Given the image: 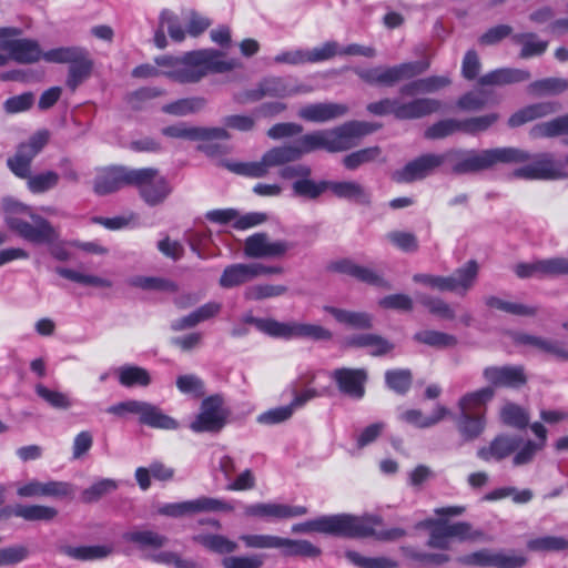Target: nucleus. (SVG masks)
I'll return each instance as SVG.
<instances>
[{"label":"nucleus","instance_id":"4d7b16f0","mask_svg":"<svg viewBox=\"0 0 568 568\" xmlns=\"http://www.w3.org/2000/svg\"><path fill=\"white\" fill-rule=\"evenodd\" d=\"M130 285L146 291L178 292V285L173 281L163 277L135 276L129 281Z\"/></svg>","mask_w":568,"mask_h":568},{"label":"nucleus","instance_id":"0eeeda50","mask_svg":"<svg viewBox=\"0 0 568 568\" xmlns=\"http://www.w3.org/2000/svg\"><path fill=\"white\" fill-rule=\"evenodd\" d=\"M353 519L348 528V537L352 538L374 537L379 541H396L407 535V531L400 527L376 529L383 525V518L378 515H364L361 517L353 515Z\"/></svg>","mask_w":568,"mask_h":568},{"label":"nucleus","instance_id":"f257e3e1","mask_svg":"<svg viewBox=\"0 0 568 568\" xmlns=\"http://www.w3.org/2000/svg\"><path fill=\"white\" fill-rule=\"evenodd\" d=\"M377 128L367 122L349 121L332 130H322L305 134L291 144H283L267 150L260 161L225 163L233 173L261 179L274 166L292 163L303 155L324 149L335 153L349 150L356 140L374 132Z\"/></svg>","mask_w":568,"mask_h":568},{"label":"nucleus","instance_id":"7c9ffc66","mask_svg":"<svg viewBox=\"0 0 568 568\" xmlns=\"http://www.w3.org/2000/svg\"><path fill=\"white\" fill-rule=\"evenodd\" d=\"M195 58L201 62L202 69L205 70V75L207 72H227L240 65L237 60H224L223 54L220 51L212 49L196 51Z\"/></svg>","mask_w":568,"mask_h":568},{"label":"nucleus","instance_id":"e2e57ef3","mask_svg":"<svg viewBox=\"0 0 568 568\" xmlns=\"http://www.w3.org/2000/svg\"><path fill=\"white\" fill-rule=\"evenodd\" d=\"M286 292L285 285L256 284L245 290L244 297L248 301H261L284 295Z\"/></svg>","mask_w":568,"mask_h":568},{"label":"nucleus","instance_id":"bf43d9fd","mask_svg":"<svg viewBox=\"0 0 568 568\" xmlns=\"http://www.w3.org/2000/svg\"><path fill=\"white\" fill-rule=\"evenodd\" d=\"M34 390L40 398L55 409H69L72 406L70 397L62 392L50 389L43 384H37Z\"/></svg>","mask_w":568,"mask_h":568},{"label":"nucleus","instance_id":"1a4fd4ad","mask_svg":"<svg viewBox=\"0 0 568 568\" xmlns=\"http://www.w3.org/2000/svg\"><path fill=\"white\" fill-rule=\"evenodd\" d=\"M353 520V515L349 514L321 516L313 520L293 525L292 531L295 534L316 531L348 537V528Z\"/></svg>","mask_w":568,"mask_h":568},{"label":"nucleus","instance_id":"473e14b6","mask_svg":"<svg viewBox=\"0 0 568 568\" xmlns=\"http://www.w3.org/2000/svg\"><path fill=\"white\" fill-rule=\"evenodd\" d=\"M529 134L532 139L564 136L568 144V113L534 125Z\"/></svg>","mask_w":568,"mask_h":568},{"label":"nucleus","instance_id":"13d9d810","mask_svg":"<svg viewBox=\"0 0 568 568\" xmlns=\"http://www.w3.org/2000/svg\"><path fill=\"white\" fill-rule=\"evenodd\" d=\"M150 558L156 564L173 566L175 568H203L199 561L192 558H183L179 552L171 550L153 554Z\"/></svg>","mask_w":568,"mask_h":568},{"label":"nucleus","instance_id":"6ab92c4d","mask_svg":"<svg viewBox=\"0 0 568 568\" xmlns=\"http://www.w3.org/2000/svg\"><path fill=\"white\" fill-rule=\"evenodd\" d=\"M196 51L187 52L178 58L172 70H163V75L179 83H195L205 77V70L195 58Z\"/></svg>","mask_w":568,"mask_h":568},{"label":"nucleus","instance_id":"a18cd8bd","mask_svg":"<svg viewBox=\"0 0 568 568\" xmlns=\"http://www.w3.org/2000/svg\"><path fill=\"white\" fill-rule=\"evenodd\" d=\"M568 89V80L564 78H546L531 82L528 85L529 93L538 97L554 95Z\"/></svg>","mask_w":568,"mask_h":568},{"label":"nucleus","instance_id":"69168bd1","mask_svg":"<svg viewBox=\"0 0 568 568\" xmlns=\"http://www.w3.org/2000/svg\"><path fill=\"white\" fill-rule=\"evenodd\" d=\"M500 418L504 424L523 429L528 425L529 416L520 406L508 403L500 410Z\"/></svg>","mask_w":568,"mask_h":568},{"label":"nucleus","instance_id":"423d86ee","mask_svg":"<svg viewBox=\"0 0 568 568\" xmlns=\"http://www.w3.org/2000/svg\"><path fill=\"white\" fill-rule=\"evenodd\" d=\"M229 416L230 409L223 396L215 394L203 399L190 428L195 433H219L226 425Z\"/></svg>","mask_w":568,"mask_h":568},{"label":"nucleus","instance_id":"09e8293b","mask_svg":"<svg viewBox=\"0 0 568 568\" xmlns=\"http://www.w3.org/2000/svg\"><path fill=\"white\" fill-rule=\"evenodd\" d=\"M346 559L359 568H397L398 564L388 557H365L355 550L345 551Z\"/></svg>","mask_w":568,"mask_h":568},{"label":"nucleus","instance_id":"338daca9","mask_svg":"<svg viewBox=\"0 0 568 568\" xmlns=\"http://www.w3.org/2000/svg\"><path fill=\"white\" fill-rule=\"evenodd\" d=\"M498 120H499L498 113H488L485 115L474 116V118L460 121V128H462L463 132H465L467 134L476 135L480 132L488 130Z\"/></svg>","mask_w":568,"mask_h":568},{"label":"nucleus","instance_id":"6e6d98bb","mask_svg":"<svg viewBox=\"0 0 568 568\" xmlns=\"http://www.w3.org/2000/svg\"><path fill=\"white\" fill-rule=\"evenodd\" d=\"M49 141V132L45 130L38 131L30 139L21 143L18 146L17 154L20 158H23L30 162L36 158V155L44 148V145Z\"/></svg>","mask_w":568,"mask_h":568},{"label":"nucleus","instance_id":"a19ab883","mask_svg":"<svg viewBox=\"0 0 568 568\" xmlns=\"http://www.w3.org/2000/svg\"><path fill=\"white\" fill-rule=\"evenodd\" d=\"M511 41L521 45L519 57L529 59L544 54L548 48V42L540 40L536 33H517L511 37Z\"/></svg>","mask_w":568,"mask_h":568},{"label":"nucleus","instance_id":"f3484780","mask_svg":"<svg viewBox=\"0 0 568 568\" xmlns=\"http://www.w3.org/2000/svg\"><path fill=\"white\" fill-rule=\"evenodd\" d=\"M17 37L0 38V49L8 51L10 59L19 63H34L43 59V53L36 40L16 39Z\"/></svg>","mask_w":568,"mask_h":568},{"label":"nucleus","instance_id":"052dcab7","mask_svg":"<svg viewBox=\"0 0 568 568\" xmlns=\"http://www.w3.org/2000/svg\"><path fill=\"white\" fill-rule=\"evenodd\" d=\"M60 176L54 171H44L36 175H30L27 180V185L32 193H44L59 183Z\"/></svg>","mask_w":568,"mask_h":568},{"label":"nucleus","instance_id":"393cba45","mask_svg":"<svg viewBox=\"0 0 568 568\" xmlns=\"http://www.w3.org/2000/svg\"><path fill=\"white\" fill-rule=\"evenodd\" d=\"M255 280L253 263H233L224 267L219 278L220 287L231 290Z\"/></svg>","mask_w":568,"mask_h":568},{"label":"nucleus","instance_id":"c9c22d12","mask_svg":"<svg viewBox=\"0 0 568 568\" xmlns=\"http://www.w3.org/2000/svg\"><path fill=\"white\" fill-rule=\"evenodd\" d=\"M456 427L464 442L477 439L486 428L485 414L468 415L459 413Z\"/></svg>","mask_w":568,"mask_h":568},{"label":"nucleus","instance_id":"8fccbe9b","mask_svg":"<svg viewBox=\"0 0 568 568\" xmlns=\"http://www.w3.org/2000/svg\"><path fill=\"white\" fill-rule=\"evenodd\" d=\"M382 155V149L377 145L361 149L343 158V164L348 170H356L361 165L377 161Z\"/></svg>","mask_w":568,"mask_h":568},{"label":"nucleus","instance_id":"f8f14e48","mask_svg":"<svg viewBox=\"0 0 568 568\" xmlns=\"http://www.w3.org/2000/svg\"><path fill=\"white\" fill-rule=\"evenodd\" d=\"M292 247L286 241H271L266 233H255L244 243V255L250 258L282 257Z\"/></svg>","mask_w":568,"mask_h":568},{"label":"nucleus","instance_id":"774afa93","mask_svg":"<svg viewBox=\"0 0 568 568\" xmlns=\"http://www.w3.org/2000/svg\"><path fill=\"white\" fill-rule=\"evenodd\" d=\"M412 378L409 369H390L385 373L386 385L398 394H405L410 388Z\"/></svg>","mask_w":568,"mask_h":568},{"label":"nucleus","instance_id":"2f4dec72","mask_svg":"<svg viewBox=\"0 0 568 568\" xmlns=\"http://www.w3.org/2000/svg\"><path fill=\"white\" fill-rule=\"evenodd\" d=\"M449 414L446 406L437 404L429 416H424L419 409H408L400 415V419L418 428H429L444 420Z\"/></svg>","mask_w":568,"mask_h":568},{"label":"nucleus","instance_id":"2eb2a0df","mask_svg":"<svg viewBox=\"0 0 568 568\" xmlns=\"http://www.w3.org/2000/svg\"><path fill=\"white\" fill-rule=\"evenodd\" d=\"M161 132L163 135L169 138L189 141H215L230 139V133L225 128L193 126L187 125L186 123L165 126Z\"/></svg>","mask_w":568,"mask_h":568},{"label":"nucleus","instance_id":"58836bf2","mask_svg":"<svg viewBox=\"0 0 568 568\" xmlns=\"http://www.w3.org/2000/svg\"><path fill=\"white\" fill-rule=\"evenodd\" d=\"M185 516L210 511H232L233 506L224 500L212 497H200L183 501Z\"/></svg>","mask_w":568,"mask_h":568},{"label":"nucleus","instance_id":"aec40b11","mask_svg":"<svg viewBox=\"0 0 568 568\" xmlns=\"http://www.w3.org/2000/svg\"><path fill=\"white\" fill-rule=\"evenodd\" d=\"M327 185L328 191L337 199L366 207L372 205V192L355 180L328 181Z\"/></svg>","mask_w":568,"mask_h":568},{"label":"nucleus","instance_id":"ea45409f","mask_svg":"<svg viewBox=\"0 0 568 568\" xmlns=\"http://www.w3.org/2000/svg\"><path fill=\"white\" fill-rule=\"evenodd\" d=\"M414 341L437 349L453 348L458 344L456 336L435 329H424L414 334Z\"/></svg>","mask_w":568,"mask_h":568},{"label":"nucleus","instance_id":"0e129e2a","mask_svg":"<svg viewBox=\"0 0 568 568\" xmlns=\"http://www.w3.org/2000/svg\"><path fill=\"white\" fill-rule=\"evenodd\" d=\"M116 488L118 483L114 479L104 478L84 489L81 494V499L87 504L95 503L103 496L114 491Z\"/></svg>","mask_w":568,"mask_h":568},{"label":"nucleus","instance_id":"9b49d317","mask_svg":"<svg viewBox=\"0 0 568 568\" xmlns=\"http://www.w3.org/2000/svg\"><path fill=\"white\" fill-rule=\"evenodd\" d=\"M134 169L115 165L100 170L93 181V191L98 195H108L133 184Z\"/></svg>","mask_w":568,"mask_h":568},{"label":"nucleus","instance_id":"3c124183","mask_svg":"<svg viewBox=\"0 0 568 568\" xmlns=\"http://www.w3.org/2000/svg\"><path fill=\"white\" fill-rule=\"evenodd\" d=\"M88 50L82 47H60L51 49L43 53V59L51 63H69L77 62Z\"/></svg>","mask_w":568,"mask_h":568},{"label":"nucleus","instance_id":"de8ad7c7","mask_svg":"<svg viewBox=\"0 0 568 568\" xmlns=\"http://www.w3.org/2000/svg\"><path fill=\"white\" fill-rule=\"evenodd\" d=\"M17 517L23 518L29 521H50L54 519L58 515V510L50 506L44 505H28V506H18L13 510Z\"/></svg>","mask_w":568,"mask_h":568},{"label":"nucleus","instance_id":"a878e982","mask_svg":"<svg viewBox=\"0 0 568 568\" xmlns=\"http://www.w3.org/2000/svg\"><path fill=\"white\" fill-rule=\"evenodd\" d=\"M560 109L561 105L558 102L547 101L534 103L515 112L508 119V125L510 128H517L536 119L554 114L558 112Z\"/></svg>","mask_w":568,"mask_h":568},{"label":"nucleus","instance_id":"49530a36","mask_svg":"<svg viewBox=\"0 0 568 568\" xmlns=\"http://www.w3.org/2000/svg\"><path fill=\"white\" fill-rule=\"evenodd\" d=\"M285 556L318 557L321 549L308 540L280 538V548Z\"/></svg>","mask_w":568,"mask_h":568},{"label":"nucleus","instance_id":"9d476101","mask_svg":"<svg viewBox=\"0 0 568 568\" xmlns=\"http://www.w3.org/2000/svg\"><path fill=\"white\" fill-rule=\"evenodd\" d=\"M445 153H426L408 162L402 170L394 173V179L402 183H412L433 174L446 162Z\"/></svg>","mask_w":568,"mask_h":568},{"label":"nucleus","instance_id":"4468645a","mask_svg":"<svg viewBox=\"0 0 568 568\" xmlns=\"http://www.w3.org/2000/svg\"><path fill=\"white\" fill-rule=\"evenodd\" d=\"M445 155L453 174L465 175L487 170L484 150L452 149Z\"/></svg>","mask_w":568,"mask_h":568},{"label":"nucleus","instance_id":"b1692460","mask_svg":"<svg viewBox=\"0 0 568 568\" xmlns=\"http://www.w3.org/2000/svg\"><path fill=\"white\" fill-rule=\"evenodd\" d=\"M520 444L521 438L518 436L499 435L491 440L489 446L479 448L477 456L485 462L501 460L518 449Z\"/></svg>","mask_w":568,"mask_h":568},{"label":"nucleus","instance_id":"79ce46f5","mask_svg":"<svg viewBox=\"0 0 568 568\" xmlns=\"http://www.w3.org/2000/svg\"><path fill=\"white\" fill-rule=\"evenodd\" d=\"M206 105V100L202 97L184 98L174 102L164 104L162 111L174 116H185L197 113Z\"/></svg>","mask_w":568,"mask_h":568},{"label":"nucleus","instance_id":"412c9836","mask_svg":"<svg viewBox=\"0 0 568 568\" xmlns=\"http://www.w3.org/2000/svg\"><path fill=\"white\" fill-rule=\"evenodd\" d=\"M307 514L304 506H288L275 503H260L250 505L245 508V515L261 518H292Z\"/></svg>","mask_w":568,"mask_h":568},{"label":"nucleus","instance_id":"4c0bfd02","mask_svg":"<svg viewBox=\"0 0 568 568\" xmlns=\"http://www.w3.org/2000/svg\"><path fill=\"white\" fill-rule=\"evenodd\" d=\"M324 311L329 313L338 323L352 328L365 329L372 327V316L366 312H352L333 306H324Z\"/></svg>","mask_w":568,"mask_h":568},{"label":"nucleus","instance_id":"cd10ccee","mask_svg":"<svg viewBox=\"0 0 568 568\" xmlns=\"http://www.w3.org/2000/svg\"><path fill=\"white\" fill-rule=\"evenodd\" d=\"M495 396L493 387H483L464 394L457 402L459 413L468 415L485 414L480 412Z\"/></svg>","mask_w":568,"mask_h":568},{"label":"nucleus","instance_id":"e433bc0d","mask_svg":"<svg viewBox=\"0 0 568 568\" xmlns=\"http://www.w3.org/2000/svg\"><path fill=\"white\" fill-rule=\"evenodd\" d=\"M192 540L209 551L220 555L232 554L239 548L235 541L219 534H197L192 537Z\"/></svg>","mask_w":568,"mask_h":568},{"label":"nucleus","instance_id":"5701e85b","mask_svg":"<svg viewBox=\"0 0 568 568\" xmlns=\"http://www.w3.org/2000/svg\"><path fill=\"white\" fill-rule=\"evenodd\" d=\"M348 106L342 103H314L300 109L298 116L310 122H327L345 115Z\"/></svg>","mask_w":568,"mask_h":568},{"label":"nucleus","instance_id":"a211bd4d","mask_svg":"<svg viewBox=\"0 0 568 568\" xmlns=\"http://www.w3.org/2000/svg\"><path fill=\"white\" fill-rule=\"evenodd\" d=\"M73 493L72 485L67 481L49 480L45 483L30 480L20 485L17 489L18 496L22 498L52 497L63 498Z\"/></svg>","mask_w":568,"mask_h":568},{"label":"nucleus","instance_id":"864d4df0","mask_svg":"<svg viewBox=\"0 0 568 568\" xmlns=\"http://www.w3.org/2000/svg\"><path fill=\"white\" fill-rule=\"evenodd\" d=\"M57 273L72 282H77L87 286L109 288L112 286V282L108 278H103L97 275L84 274L71 268L58 267Z\"/></svg>","mask_w":568,"mask_h":568},{"label":"nucleus","instance_id":"c756f323","mask_svg":"<svg viewBox=\"0 0 568 568\" xmlns=\"http://www.w3.org/2000/svg\"><path fill=\"white\" fill-rule=\"evenodd\" d=\"M346 344L352 347L368 348L372 356H383L394 349V344L377 334H359L349 337Z\"/></svg>","mask_w":568,"mask_h":568},{"label":"nucleus","instance_id":"20e7f679","mask_svg":"<svg viewBox=\"0 0 568 568\" xmlns=\"http://www.w3.org/2000/svg\"><path fill=\"white\" fill-rule=\"evenodd\" d=\"M106 412L119 417H124L129 414L136 415L141 424L152 428L171 430L179 427V423L174 418L164 414L158 406L143 400L130 399L121 402L108 407Z\"/></svg>","mask_w":568,"mask_h":568},{"label":"nucleus","instance_id":"39448f33","mask_svg":"<svg viewBox=\"0 0 568 568\" xmlns=\"http://www.w3.org/2000/svg\"><path fill=\"white\" fill-rule=\"evenodd\" d=\"M141 199L150 206L162 204L171 194L172 186L155 168L134 169L133 184Z\"/></svg>","mask_w":568,"mask_h":568},{"label":"nucleus","instance_id":"5fc2aeb1","mask_svg":"<svg viewBox=\"0 0 568 568\" xmlns=\"http://www.w3.org/2000/svg\"><path fill=\"white\" fill-rule=\"evenodd\" d=\"M418 301L432 315L443 320H454L456 317L452 306L440 297L420 294Z\"/></svg>","mask_w":568,"mask_h":568},{"label":"nucleus","instance_id":"37998d69","mask_svg":"<svg viewBox=\"0 0 568 568\" xmlns=\"http://www.w3.org/2000/svg\"><path fill=\"white\" fill-rule=\"evenodd\" d=\"M92 69L93 61L87 51L82 58L69 65L65 81L68 88L74 91L84 80L91 75Z\"/></svg>","mask_w":568,"mask_h":568},{"label":"nucleus","instance_id":"7ed1b4c3","mask_svg":"<svg viewBox=\"0 0 568 568\" xmlns=\"http://www.w3.org/2000/svg\"><path fill=\"white\" fill-rule=\"evenodd\" d=\"M428 68L429 62L422 60L393 67L378 65L371 69H356L355 73L368 84L392 88L400 81L420 75Z\"/></svg>","mask_w":568,"mask_h":568},{"label":"nucleus","instance_id":"6e6552de","mask_svg":"<svg viewBox=\"0 0 568 568\" xmlns=\"http://www.w3.org/2000/svg\"><path fill=\"white\" fill-rule=\"evenodd\" d=\"M513 175L526 180H561L568 178V172L564 162L544 153L537 155L534 163L516 169Z\"/></svg>","mask_w":568,"mask_h":568},{"label":"nucleus","instance_id":"dca6fc26","mask_svg":"<svg viewBox=\"0 0 568 568\" xmlns=\"http://www.w3.org/2000/svg\"><path fill=\"white\" fill-rule=\"evenodd\" d=\"M329 376L342 394L355 399H361L365 395V384L368 378L365 368H336Z\"/></svg>","mask_w":568,"mask_h":568},{"label":"nucleus","instance_id":"680f3d73","mask_svg":"<svg viewBox=\"0 0 568 568\" xmlns=\"http://www.w3.org/2000/svg\"><path fill=\"white\" fill-rule=\"evenodd\" d=\"M260 83L264 98H285L296 92L281 77L265 78Z\"/></svg>","mask_w":568,"mask_h":568},{"label":"nucleus","instance_id":"c85d7f7f","mask_svg":"<svg viewBox=\"0 0 568 568\" xmlns=\"http://www.w3.org/2000/svg\"><path fill=\"white\" fill-rule=\"evenodd\" d=\"M478 275V264L470 260L448 276L450 292L465 295L475 284Z\"/></svg>","mask_w":568,"mask_h":568},{"label":"nucleus","instance_id":"603ef678","mask_svg":"<svg viewBox=\"0 0 568 568\" xmlns=\"http://www.w3.org/2000/svg\"><path fill=\"white\" fill-rule=\"evenodd\" d=\"M328 181L315 182L311 176L303 178L292 183L293 193L296 196L311 200L317 199L324 191L328 190Z\"/></svg>","mask_w":568,"mask_h":568},{"label":"nucleus","instance_id":"c03bdc74","mask_svg":"<svg viewBox=\"0 0 568 568\" xmlns=\"http://www.w3.org/2000/svg\"><path fill=\"white\" fill-rule=\"evenodd\" d=\"M119 382L125 387L148 386L151 383L149 372L139 366L124 365L118 369Z\"/></svg>","mask_w":568,"mask_h":568},{"label":"nucleus","instance_id":"4be33fe9","mask_svg":"<svg viewBox=\"0 0 568 568\" xmlns=\"http://www.w3.org/2000/svg\"><path fill=\"white\" fill-rule=\"evenodd\" d=\"M442 102L432 98H417L408 102L398 100L396 109L397 120H416L422 119L440 110Z\"/></svg>","mask_w":568,"mask_h":568},{"label":"nucleus","instance_id":"bb28decb","mask_svg":"<svg viewBox=\"0 0 568 568\" xmlns=\"http://www.w3.org/2000/svg\"><path fill=\"white\" fill-rule=\"evenodd\" d=\"M484 155L487 170L497 164L524 163L531 159L527 151L513 146L485 149Z\"/></svg>","mask_w":568,"mask_h":568},{"label":"nucleus","instance_id":"f03ea898","mask_svg":"<svg viewBox=\"0 0 568 568\" xmlns=\"http://www.w3.org/2000/svg\"><path fill=\"white\" fill-rule=\"evenodd\" d=\"M6 224L19 236L33 244H51L59 237L51 223L19 202L8 203L6 206Z\"/></svg>","mask_w":568,"mask_h":568},{"label":"nucleus","instance_id":"ddd939ff","mask_svg":"<svg viewBox=\"0 0 568 568\" xmlns=\"http://www.w3.org/2000/svg\"><path fill=\"white\" fill-rule=\"evenodd\" d=\"M483 377L488 383L487 387L520 388L527 383V375L521 365L487 366L483 371Z\"/></svg>","mask_w":568,"mask_h":568},{"label":"nucleus","instance_id":"f704fd0d","mask_svg":"<svg viewBox=\"0 0 568 568\" xmlns=\"http://www.w3.org/2000/svg\"><path fill=\"white\" fill-rule=\"evenodd\" d=\"M114 551L110 545H93V546H62L60 552L63 555L81 561L103 559L112 555Z\"/></svg>","mask_w":568,"mask_h":568},{"label":"nucleus","instance_id":"72a5a7b5","mask_svg":"<svg viewBox=\"0 0 568 568\" xmlns=\"http://www.w3.org/2000/svg\"><path fill=\"white\" fill-rule=\"evenodd\" d=\"M124 541L134 544L141 549H160L168 544V537L149 529H132L122 535Z\"/></svg>","mask_w":568,"mask_h":568}]
</instances>
